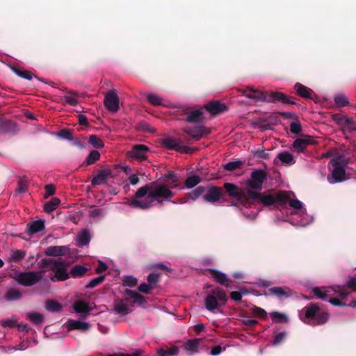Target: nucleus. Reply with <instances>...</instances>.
<instances>
[{
    "label": "nucleus",
    "instance_id": "nucleus-1",
    "mask_svg": "<svg viewBox=\"0 0 356 356\" xmlns=\"http://www.w3.org/2000/svg\"><path fill=\"white\" fill-rule=\"evenodd\" d=\"M179 179L173 172L165 177V182L154 181L140 187L135 194L136 198L127 204L134 208L147 209L156 206H163L165 202L172 201V190L178 186Z\"/></svg>",
    "mask_w": 356,
    "mask_h": 356
},
{
    "label": "nucleus",
    "instance_id": "nucleus-2",
    "mask_svg": "<svg viewBox=\"0 0 356 356\" xmlns=\"http://www.w3.org/2000/svg\"><path fill=\"white\" fill-rule=\"evenodd\" d=\"M313 293L316 298L326 300L334 306L356 307V300L353 301L350 305H346L343 302L349 294L346 291L345 286L315 287L313 289Z\"/></svg>",
    "mask_w": 356,
    "mask_h": 356
},
{
    "label": "nucleus",
    "instance_id": "nucleus-3",
    "mask_svg": "<svg viewBox=\"0 0 356 356\" xmlns=\"http://www.w3.org/2000/svg\"><path fill=\"white\" fill-rule=\"evenodd\" d=\"M290 193L287 191H281L277 195L259 194L252 191H248L242 197V200H246L248 207L261 202L264 205L270 206L278 202L285 201L289 198Z\"/></svg>",
    "mask_w": 356,
    "mask_h": 356
},
{
    "label": "nucleus",
    "instance_id": "nucleus-4",
    "mask_svg": "<svg viewBox=\"0 0 356 356\" xmlns=\"http://www.w3.org/2000/svg\"><path fill=\"white\" fill-rule=\"evenodd\" d=\"M299 316L305 323L311 325H318L325 323L329 318L328 313L320 312L319 307L315 304L305 307L300 311Z\"/></svg>",
    "mask_w": 356,
    "mask_h": 356
},
{
    "label": "nucleus",
    "instance_id": "nucleus-5",
    "mask_svg": "<svg viewBox=\"0 0 356 356\" xmlns=\"http://www.w3.org/2000/svg\"><path fill=\"white\" fill-rule=\"evenodd\" d=\"M245 95L248 98L259 101H265L268 102L278 101L290 104H295V102L292 98L288 97L286 95L280 92L268 93L258 90L251 89L250 92H247Z\"/></svg>",
    "mask_w": 356,
    "mask_h": 356
},
{
    "label": "nucleus",
    "instance_id": "nucleus-6",
    "mask_svg": "<svg viewBox=\"0 0 356 356\" xmlns=\"http://www.w3.org/2000/svg\"><path fill=\"white\" fill-rule=\"evenodd\" d=\"M227 300L226 292L220 288H216L204 298L205 308L211 312H215L226 304Z\"/></svg>",
    "mask_w": 356,
    "mask_h": 356
},
{
    "label": "nucleus",
    "instance_id": "nucleus-7",
    "mask_svg": "<svg viewBox=\"0 0 356 356\" xmlns=\"http://www.w3.org/2000/svg\"><path fill=\"white\" fill-rule=\"evenodd\" d=\"M333 167L332 173L327 177V181L330 184H334L346 180L345 165L346 163L339 161V159L332 160Z\"/></svg>",
    "mask_w": 356,
    "mask_h": 356
},
{
    "label": "nucleus",
    "instance_id": "nucleus-8",
    "mask_svg": "<svg viewBox=\"0 0 356 356\" xmlns=\"http://www.w3.org/2000/svg\"><path fill=\"white\" fill-rule=\"evenodd\" d=\"M266 179V173L263 170H254L252 172L250 177L246 180L247 190H261L264 181Z\"/></svg>",
    "mask_w": 356,
    "mask_h": 356
},
{
    "label": "nucleus",
    "instance_id": "nucleus-9",
    "mask_svg": "<svg viewBox=\"0 0 356 356\" xmlns=\"http://www.w3.org/2000/svg\"><path fill=\"white\" fill-rule=\"evenodd\" d=\"M51 264H52L53 270L55 271V274L50 277L52 282L63 281L69 277L66 264L62 259L52 260Z\"/></svg>",
    "mask_w": 356,
    "mask_h": 356
},
{
    "label": "nucleus",
    "instance_id": "nucleus-10",
    "mask_svg": "<svg viewBox=\"0 0 356 356\" xmlns=\"http://www.w3.org/2000/svg\"><path fill=\"white\" fill-rule=\"evenodd\" d=\"M43 277L42 272L21 273L16 277V281L21 285L29 286L34 285Z\"/></svg>",
    "mask_w": 356,
    "mask_h": 356
},
{
    "label": "nucleus",
    "instance_id": "nucleus-11",
    "mask_svg": "<svg viewBox=\"0 0 356 356\" xmlns=\"http://www.w3.org/2000/svg\"><path fill=\"white\" fill-rule=\"evenodd\" d=\"M316 143V140L309 135H305L302 137L296 138L292 145L293 150L297 154L305 152L307 147L309 145H314Z\"/></svg>",
    "mask_w": 356,
    "mask_h": 356
},
{
    "label": "nucleus",
    "instance_id": "nucleus-12",
    "mask_svg": "<svg viewBox=\"0 0 356 356\" xmlns=\"http://www.w3.org/2000/svg\"><path fill=\"white\" fill-rule=\"evenodd\" d=\"M224 187L230 196L237 197V202L244 207H248L246 200H241L242 197L248 190L239 189L236 186L230 183H225Z\"/></svg>",
    "mask_w": 356,
    "mask_h": 356
},
{
    "label": "nucleus",
    "instance_id": "nucleus-13",
    "mask_svg": "<svg viewBox=\"0 0 356 356\" xmlns=\"http://www.w3.org/2000/svg\"><path fill=\"white\" fill-rule=\"evenodd\" d=\"M105 107L111 112H116L119 109V98L113 90L108 91L104 100Z\"/></svg>",
    "mask_w": 356,
    "mask_h": 356
},
{
    "label": "nucleus",
    "instance_id": "nucleus-14",
    "mask_svg": "<svg viewBox=\"0 0 356 356\" xmlns=\"http://www.w3.org/2000/svg\"><path fill=\"white\" fill-rule=\"evenodd\" d=\"M161 144L167 149H175L180 152H188L189 151L188 147L181 145L179 140L172 137L162 138Z\"/></svg>",
    "mask_w": 356,
    "mask_h": 356
},
{
    "label": "nucleus",
    "instance_id": "nucleus-15",
    "mask_svg": "<svg viewBox=\"0 0 356 356\" xmlns=\"http://www.w3.org/2000/svg\"><path fill=\"white\" fill-rule=\"evenodd\" d=\"M111 170L108 166H104L99 170L98 173L95 175L91 181L93 186L104 184L106 183L109 177H111Z\"/></svg>",
    "mask_w": 356,
    "mask_h": 356
},
{
    "label": "nucleus",
    "instance_id": "nucleus-16",
    "mask_svg": "<svg viewBox=\"0 0 356 356\" xmlns=\"http://www.w3.org/2000/svg\"><path fill=\"white\" fill-rule=\"evenodd\" d=\"M149 150V148L144 145H136L128 152L127 155L131 159L145 160Z\"/></svg>",
    "mask_w": 356,
    "mask_h": 356
},
{
    "label": "nucleus",
    "instance_id": "nucleus-17",
    "mask_svg": "<svg viewBox=\"0 0 356 356\" xmlns=\"http://www.w3.org/2000/svg\"><path fill=\"white\" fill-rule=\"evenodd\" d=\"M296 163L293 156L287 151L279 153L274 159V163L277 165H291Z\"/></svg>",
    "mask_w": 356,
    "mask_h": 356
},
{
    "label": "nucleus",
    "instance_id": "nucleus-18",
    "mask_svg": "<svg viewBox=\"0 0 356 356\" xmlns=\"http://www.w3.org/2000/svg\"><path fill=\"white\" fill-rule=\"evenodd\" d=\"M222 195V191L220 188L213 186L207 190V193L203 195V199L211 203H215L220 200Z\"/></svg>",
    "mask_w": 356,
    "mask_h": 356
},
{
    "label": "nucleus",
    "instance_id": "nucleus-19",
    "mask_svg": "<svg viewBox=\"0 0 356 356\" xmlns=\"http://www.w3.org/2000/svg\"><path fill=\"white\" fill-rule=\"evenodd\" d=\"M289 193H290L289 198L287 200L282 202H288L289 207L291 208L290 213L292 215H298L300 213L304 212L305 208L304 207L303 203L296 198H291V195H293V193H291V192Z\"/></svg>",
    "mask_w": 356,
    "mask_h": 356
},
{
    "label": "nucleus",
    "instance_id": "nucleus-20",
    "mask_svg": "<svg viewBox=\"0 0 356 356\" xmlns=\"http://www.w3.org/2000/svg\"><path fill=\"white\" fill-rule=\"evenodd\" d=\"M205 191V188L202 186H199L191 192L187 194V200H180V201H171L172 204H185L190 202H193L197 200L201 196L203 197L204 193Z\"/></svg>",
    "mask_w": 356,
    "mask_h": 356
},
{
    "label": "nucleus",
    "instance_id": "nucleus-21",
    "mask_svg": "<svg viewBox=\"0 0 356 356\" xmlns=\"http://www.w3.org/2000/svg\"><path fill=\"white\" fill-rule=\"evenodd\" d=\"M65 327L67 330H78L81 331H86L90 328V325L88 323L83 321L80 319H69L65 323Z\"/></svg>",
    "mask_w": 356,
    "mask_h": 356
},
{
    "label": "nucleus",
    "instance_id": "nucleus-22",
    "mask_svg": "<svg viewBox=\"0 0 356 356\" xmlns=\"http://www.w3.org/2000/svg\"><path fill=\"white\" fill-rule=\"evenodd\" d=\"M206 110L211 115H215L227 110V106L224 103L219 101L209 102L205 105Z\"/></svg>",
    "mask_w": 356,
    "mask_h": 356
},
{
    "label": "nucleus",
    "instance_id": "nucleus-23",
    "mask_svg": "<svg viewBox=\"0 0 356 356\" xmlns=\"http://www.w3.org/2000/svg\"><path fill=\"white\" fill-rule=\"evenodd\" d=\"M132 305H129L122 300H117L114 302V311L120 315L129 314L132 311Z\"/></svg>",
    "mask_w": 356,
    "mask_h": 356
},
{
    "label": "nucleus",
    "instance_id": "nucleus-24",
    "mask_svg": "<svg viewBox=\"0 0 356 356\" xmlns=\"http://www.w3.org/2000/svg\"><path fill=\"white\" fill-rule=\"evenodd\" d=\"M184 131L193 138L200 139L203 136L207 134L205 128L202 126H192L186 127Z\"/></svg>",
    "mask_w": 356,
    "mask_h": 356
},
{
    "label": "nucleus",
    "instance_id": "nucleus-25",
    "mask_svg": "<svg viewBox=\"0 0 356 356\" xmlns=\"http://www.w3.org/2000/svg\"><path fill=\"white\" fill-rule=\"evenodd\" d=\"M211 272L212 277L216 282L227 287L229 286L230 281L226 274L215 270H211Z\"/></svg>",
    "mask_w": 356,
    "mask_h": 356
},
{
    "label": "nucleus",
    "instance_id": "nucleus-26",
    "mask_svg": "<svg viewBox=\"0 0 356 356\" xmlns=\"http://www.w3.org/2000/svg\"><path fill=\"white\" fill-rule=\"evenodd\" d=\"M200 340L199 339H193L188 340L184 345V350L188 355H193L199 351V345Z\"/></svg>",
    "mask_w": 356,
    "mask_h": 356
},
{
    "label": "nucleus",
    "instance_id": "nucleus-27",
    "mask_svg": "<svg viewBox=\"0 0 356 356\" xmlns=\"http://www.w3.org/2000/svg\"><path fill=\"white\" fill-rule=\"evenodd\" d=\"M68 250L66 246H50L45 250V254L48 256H63Z\"/></svg>",
    "mask_w": 356,
    "mask_h": 356
},
{
    "label": "nucleus",
    "instance_id": "nucleus-28",
    "mask_svg": "<svg viewBox=\"0 0 356 356\" xmlns=\"http://www.w3.org/2000/svg\"><path fill=\"white\" fill-rule=\"evenodd\" d=\"M73 309L77 314H84L92 310V307L82 300H78L73 303Z\"/></svg>",
    "mask_w": 356,
    "mask_h": 356
},
{
    "label": "nucleus",
    "instance_id": "nucleus-29",
    "mask_svg": "<svg viewBox=\"0 0 356 356\" xmlns=\"http://www.w3.org/2000/svg\"><path fill=\"white\" fill-rule=\"evenodd\" d=\"M295 89L297 94L303 98L310 99L312 97V90L300 83H296Z\"/></svg>",
    "mask_w": 356,
    "mask_h": 356
},
{
    "label": "nucleus",
    "instance_id": "nucleus-30",
    "mask_svg": "<svg viewBox=\"0 0 356 356\" xmlns=\"http://www.w3.org/2000/svg\"><path fill=\"white\" fill-rule=\"evenodd\" d=\"M26 255V251L23 250H12L10 252V254L8 257V262H19Z\"/></svg>",
    "mask_w": 356,
    "mask_h": 356
},
{
    "label": "nucleus",
    "instance_id": "nucleus-31",
    "mask_svg": "<svg viewBox=\"0 0 356 356\" xmlns=\"http://www.w3.org/2000/svg\"><path fill=\"white\" fill-rule=\"evenodd\" d=\"M298 216L300 218L297 219L296 222H293L294 225L306 226L313 221V217L307 213L306 209L304 212L300 213Z\"/></svg>",
    "mask_w": 356,
    "mask_h": 356
},
{
    "label": "nucleus",
    "instance_id": "nucleus-32",
    "mask_svg": "<svg viewBox=\"0 0 356 356\" xmlns=\"http://www.w3.org/2000/svg\"><path fill=\"white\" fill-rule=\"evenodd\" d=\"M76 241L81 247L88 245L90 241V234L89 231L83 229L78 233Z\"/></svg>",
    "mask_w": 356,
    "mask_h": 356
},
{
    "label": "nucleus",
    "instance_id": "nucleus-33",
    "mask_svg": "<svg viewBox=\"0 0 356 356\" xmlns=\"http://www.w3.org/2000/svg\"><path fill=\"white\" fill-rule=\"evenodd\" d=\"M44 229V222L42 220L33 221L28 226V234L33 235L37 232L42 231Z\"/></svg>",
    "mask_w": 356,
    "mask_h": 356
},
{
    "label": "nucleus",
    "instance_id": "nucleus-34",
    "mask_svg": "<svg viewBox=\"0 0 356 356\" xmlns=\"http://www.w3.org/2000/svg\"><path fill=\"white\" fill-rule=\"evenodd\" d=\"M270 294H273L280 299L286 298L291 295L290 291H286L285 289L282 287H273L269 289Z\"/></svg>",
    "mask_w": 356,
    "mask_h": 356
},
{
    "label": "nucleus",
    "instance_id": "nucleus-35",
    "mask_svg": "<svg viewBox=\"0 0 356 356\" xmlns=\"http://www.w3.org/2000/svg\"><path fill=\"white\" fill-rule=\"evenodd\" d=\"M22 296L20 291L15 288L9 289L5 294V298L8 301L18 300Z\"/></svg>",
    "mask_w": 356,
    "mask_h": 356
},
{
    "label": "nucleus",
    "instance_id": "nucleus-36",
    "mask_svg": "<svg viewBox=\"0 0 356 356\" xmlns=\"http://www.w3.org/2000/svg\"><path fill=\"white\" fill-rule=\"evenodd\" d=\"M26 318L35 325H41L44 321L43 315L39 312L27 313Z\"/></svg>",
    "mask_w": 356,
    "mask_h": 356
},
{
    "label": "nucleus",
    "instance_id": "nucleus-37",
    "mask_svg": "<svg viewBox=\"0 0 356 356\" xmlns=\"http://www.w3.org/2000/svg\"><path fill=\"white\" fill-rule=\"evenodd\" d=\"M60 200L57 197L52 198L50 201L44 204V210L46 213H51L54 211L60 204Z\"/></svg>",
    "mask_w": 356,
    "mask_h": 356
},
{
    "label": "nucleus",
    "instance_id": "nucleus-38",
    "mask_svg": "<svg viewBox=\"0 0 356 356\" xmlns=\"http://www.w3.org/2000/svg\"><path fill=\"white\" fill-rule=\"evenodd\" d=\"M201 181V178L197 175H193L188 177L185 181V187L192 188L197 186Z\"/></svg>",
    "mask_w": 356,
    "mask_h": 356
},
{
    "label": "nucleus",
    "instance_id": "nucleus-39",
    "mask_svg": "<svg viewBox=\"0 0 356 356\" xmlns=\"http://www.w3.org/2000/svg\"><path fill=\"white\" fill-rule=\"evenodd\" d=\"M202 119V111L200 109L193 111L188 116L187 121L189 122H199Z\"/></svg>",
    "mask_w": 356,
    "mask_h": 356
},
{
    "label": "nucleus",
    "instance_id": "nucleus-40",
    "mask_svg": "<svg viewBox=\"0 0 356 356\" xmlns=\"http://www.w3.org/2000/svg\"><path fill=\"white\" fill-rule=\"evenodd\" d=\"M341 128L345 133H356V123L349 118L346 120V123Z\"/></svg>",
    "mask_w": 356,
    "mask_h": 356
},
{
    "label": "nucleus",
    "instance_id": "nucleus-41",
    "mask_svg": "<svg viewBox=\"0 0 356 356\" xmlns=\"http://www.w3.org/2000/svg\"><path fill=\"white\" fill-rule=\"evenodd\" d=\"M271 318L275 323L288 322V317L285 314L273 312L270 314Z\"/></svg>",
    "mask_w": 356,
    "mask_h": 356
},
{
    "label": "nucleus",
    "instance_id": "nucleus-42",
    "mask_svg": "<svg viewBox=\"0 0 356 356\" xmlns=\"http://www.w3.org/2000/svg\"><path fill=\"white\" fill-rule=\"evenodd\" d=\"M179 353V348L177 346H173L172 348L164 350L163 349H160L158 350L159 356H177Z\"/></svg>",
    "mask_w": 356,
    "mask_h": 356
},
{
    "label": "nucleus",
    "instance_id": "nucleus-43",
    "mask_svg": "<svg viewBox=\"0 0 356 356\" xmlns=\"http://www.w3.org/2000/svg\"><path fill=\"white\" fill-rule=\"evenodd\" d=\"M87 271V268L81 265H76L71 269L70 273L72 277H77L84 275Z\"/></svg>",
    "mask_w": 356,
    "mask_h": 356
},
{
    "label": "nucleus",
    "instance_id": "nucleus-44",
    "mask_svg": "<svg viewBox=\"0 0 356 356\" xmlns=\"http://www.w3.org/2000/svg\"><path fill=\"white\" fill-rule=\"evenodd\" d=\"M45 308L49 312H56L60 311L61 305L56 301L48 300L45 302Z\"/></svg>",
    "mask_w": 356,
    "mask_h": 356
},
{
    "label": "nucleus",
    "instance_id": "nucleus-45",
    "mask_svg": "<svg viewBox=\"0 0 356 356\" xmlns=\"http://www.w3.org/2000/svg\"><path fill=\"white\" fill-rule=\"evenodd\" d=\"M336 105L339 107L345 106L348 104V98L343 94H339L334 98Z\"/></svg>",
    "mask_w": 356,
    "mask_h": 356
},
{
    "label": "nucleus",
    "instance_id": "nucleus-46",
    "mask_svg": "<svg viewBox=\"0 0 356 356\" xmlns=\"http://www.w3.org/2000/svg\"><path fill=\"white\" fill-rule=\"evenodd\" d=\"M63 104H69L70 106H76L78 104V100L76 95L73 93H68L63 96Z\"/></svg>",
    "mask_w": 356,
    "mask_h": 356
},
{
    "label": "nucleus",
    "instance_id": "nucleus-47",
    "mask_svg": "<svg viewBox=\"0 0 356 356\" xmlns=\"http://www.w3.org/2000/svg\"><path fill=\"white\" fill-rule=\"evenodd\" d=\"M88 143L94 147L99 149L104 147L103 141L95 135L89 136Z\"/></svg>",
    "mask_w": 356,
    "mask_h": 356
},
{
    "label": "nucleus",
    "instance_id": "nucleus-48",
    "mask_svg": "<svg viewBox=\"0 0 356 356\" xmlns=\"http://www.w3.org/2000/svg\"><path fill=\"white\" fill-rule=\"evenodd\" d=\"M100 159V154L97 150H92L90 152L86 158V163L88 165L93 164Z\"/></svg>",
    "mask_w": 356,
    "mask_h": 356
},
{
    "label": "nucleus",
    "instance_id": "nucleus-49",
    "mask_svg": "<svg viewBox=\"0 0 356 356\" xmlns=\"http://www.w3.org/2000/svg\"><path fill=\"white\" fill-rule=\"evenodd\" d=\"M148 102L155 106L162 105V99L156 94L149 93L147 95Z\"/></svg>",
    "mask_w": 356,
    "mask_h": 356
},
{
    "label": "nucleus",
    "instance_id": "nucleus-50",
    "mask_svg": "<svg viewBox=\"0 0 356 356\" xmlns=\"http://www.w3.org/2000/svg\"><path fill=\"white\" fill-rule=\"evenodd\" d=\"M290 130L294 134H298L302 131L301 124L298 120V118L293 120L290 124Z\"/></svg>",
    "mask_w": 356,
    "mask_h": 356
},
{
    "label": "nucleus",
    "instance_id": "nucleus-51",
    "mask_svg": "<svg viewBox=\"0 0 356 356\" xmlns=\"http://www.w3.org/2000/svg\"><path fill=\"white\" fill-rule=\"evenodd\" d=\"M137 282V279L131 275L124 276L123 280V284L130 287L136 286Z\"/></svg>",
    "mask_w": 356,
    "mask_h": 356
},
{
    "label": "nucleus",
    "instance_id": "nucleus-52",
    "mask_svg": "<svg viewBox=\"0 0 356 356\" xmlns=\"http://www.w3.org/2000/svg\"><path fill=\"white\" fill-rule=\"evenodd\" d=\"M89 216L92 218H102L104 213L102 209L97 207H92L89 210Z\"/></svg>",
    "mask_w": 356,
    "mask_h": 356
},
{
    "label": "nucleus",
    "instance_id": "nucleus-53",
    "mask_svg": "<svg viewBox=\"0 0 356 356\" xmlns=\"http://www.w3.org/2000/svg\"><path fill=\"white\" fill-rule=\"evenodd\" d=\"M332 119L337 124L341 127L343 124L346 123L348 118L341 114H334L332 116Z\"/></svg>",
    "mask_w": 356,
    "mask_h": 356
},
{
    "label": "nucleus",
    "instance_id": "nucleus-54",
    "mask_svg": "<svg viewBox=\"0 0 356 356\" xmlns=\"http://www.w3.org/2000/svg\"><path fill=\"white\" fill-rule=\"evenodd\" d=\"M1 323L2 326H3L5 327H13L17 325V320H15L14 318L3 319V320H1Z\"/></svg>",
    "mask_w": 356,
    "mask_h": 356
},
{
    "label": "nucleus",
    "instance_id": "nucleus-55",
    "mask_svg": "<svg viewBox=\"0 0 356 356\" xmlns=\"http://www.w3.org/2000/svg\"><path fill=\"white\" fill-rule=\"evenodd\" d=\"M104 280V276L101 275L91 280L88 284L87 286L90 288H93L100 283H102Z\"/></svg>",
    "mask_w": 356,
    "mask_h": 356
},
{
    "label": "nucleus",
    "instance_id": "nucleus-56",
    "mask_svg": "<svg viewBox=\"0 0 356 356\" xmlns=\"http://www.w3.org/2000/svg\"><path fill=\"white\" fill-rule=\"evenodd\" d=\"M152 289V286L146 283H142L138 286V291L145 294L149 293Z\"/></svg>",
    "mask_w": 356,
    "mask_h": 356
},
{
    "label": "nucleus",
    "instance_id": "nucleus-57",
    "mask_svg": "<svg viewBox=\"0 0 356 356\" xmlns=\"http://www.w3.org/2000/svg\"><path fill=\"white\" fill-rule=\"evenodd\" d=\"M45 188V194L44 195V198H47L51 195H53L55 193V187L53 184H47L44 187Z\"/></svg>",
    "mask_w": 356,
    "mask_h": 356
},
{
    "label": "nucleus",
    "instance_id": "nucleus-58",
    "mask_svg": "<svg viewBox=\"0 0 356 356\" xmlns=\"http://www.w3.org/2000/svg\"><path fill=\"white\" fill-rule=\"evenodd\" d=\"M241 165L240 161H231L228 162L225 164V168L227 170H234L238 168H239Z\"/></svg>",
    "mask_w": 356,
    "mask_h": 356
},
{
    "label": "nucleus",
    "instance_id": "nucleus-59",
    "mask_svg": "<svg viewBox=\"0 0 356 356\" xmlns=\"http://www.w3.org/2000/svg\"><path fill=\"white\" fill-rule=\"evenodd\" d=\"M159 280V275L156 273H150L147 276V281L152 287L156 284Z\"/></svg>",
    "mask_w": 356,
    "mask_h": 356
},
{
    "label": "nucleus",
    "instance_id": "nucleus-60",
    "mask_svg": "<svg viewBox=\"0 0 356 356\" xmlns=\"http://www.w3.org/2000/svg\"><path fill=\"white\" fill-rule=\"evenodd\" d=\"M17 75H18L19 77H22L23 79H27V80H31L32 79V74L29 71H21V70H17L16 71Z\"/></svg>",
    "mask_w": 356,
    "mask_h": 356
},
{
    "label": "nucleus",
    "instance_id": "nucleus-61",
    "mask_svg": "<svg viewBox=\"0 0 356 356\" xmlns=\"http://www.w3.org/2000/svg\"><path fill=\"white\" fill-rule=\"evenodd\" d=\"M133 302L140 306H143L146 303V300L145 297L138 293L136 296L133 300Z\"/></svg>",
    "mask_w": 356,
    "mask_h": 356
},
{
    "label": "nucleus",
    "instance_id": "nucleus-62",
    "mask_svg": "<svg viewBox=\"0 0 356 356\" xmlns=\"http://www.w3.org/2000/svg\"><path fill=\"white\" fill-rule=\"evenodd\" d=\"M143 350H136L134 353L131 354L128 353H118V354H113V355H108V356H141L143 354Z\"/></svg>",
    "mask_w": 356,
    "mask_h": 356
},
{
    "label": "nucleus",
    "instance_id": "nucleus-63",
    "mask_svg": "<svg viewBox=\"0 0 356 356\" xmlns=\"http://www.w3.org/2000/svg\"><path fill=\"white\" fill-rule=\"evenodd\" d=\"M286 336V334L285 332H280L279 334H277L275 337V339L272 343V344L273 346H277L278 345L279 343H280L284 339Z\"/></svg>",
    "mask_w": 356,
    "mask_h": 356
},
{
    "label": "nucleus",
    "instance_id": "nucleus-64",
    "mask_svg": "<svg viewBox=\"0 0 356 356\" xmlns=\"http://www.w3.org/2000/svg\"><path fill=\"white\" fill-rule=\"evenodd\" d=\"M346 286L350 288L354 291H356V277H350L346 284Z\"/></svg>",
    "mask_w": 356,
    "mask_h": 356
}]
</instances>
